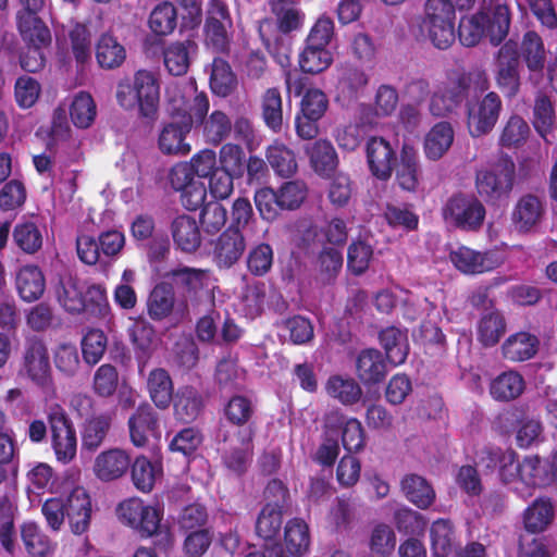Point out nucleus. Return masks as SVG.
<instances>
[{
  "instance_id": "1",
  "label": "nucleus",
  "mask_w": 557,
  "mask_h": 557,
  "mask_svg": "<svg viewBox=\"0 0 557 557\" xmlns=\"http://www.w3.org/2000/svg\"><path fill=\"white\" fill-rule=\"evenodd\" d=\"M165 101L171 121L165 123L158 137L162 153L185 156L191 147L186 141L194 122H203L209 109L205 94H198L194 82H171L165 88Z\"/></svg>"
},
{
  "instance_id": "2",
  "label": "nucleus",
  "mask_w": 557,
  "mask_h": 557,
  "mask_svg": "<svg viewBox=\"0 0 557 557\" xmlns=\"http://www.w3.org/2000/svg\"><path fill=\"white\" fill-rule=\"evenodd\" d=\"M116 101L128 112L140 117L154 120L160 101L158 75L148 70L135 72L132 78H124L116 86Z\"/></svg>"
},
{
  "instance_id": "3",
  "label": "nucleus",
  "mask_w": 557,
  "mask_h": 557,
  "mask_svg": "<svg viewBox=\"0 0 557 557\" xmlns=\"http://www.w3.org/2000/svg\"><path fill=\"white\" fill-rule=\"evenodd\" d=\"M510 13L508 0H493L491 7L476 14L461 18L459 39L466 47L475 46L483 36L493 45H499L508 34Z\"/></svg>"
},
{
  "instance_id": "4",
  "label": "nucleus",
  "mask_w": 557,
  "mask_h": 557,
  "mask_svg": "<svg viewBox=\"0 0 557 557\" xmlns=\"http://www.w3.org/2000/svg\"><path fill=\"white\" fill-rule=\"evenodd\" d=\"M475 462L485 469L498 468L499 476L505 484L513 483L519 478L528 484V479L537 476L541 471V459L537 456L528 457L519 463L512 449L494 445L480 448L475 453Z\"/></svg>"
},
{
  "instance_id": "5",
  "label": "nucleus",
  "mask_w": 557,
  "mask_h": 557,
  "mask_svg": "<svg viewBox=\"0 0 557 557\" xmlns=\"http://www.w3.org/2000/svg\"><path fill=\"white\" fill-rule=\"evenodd\" d=\"M472 85L476 90H486L490 87L486 73L476 70L451 76L433 94L430 100V112L438 117L454 112L463 101Z\"/></svg>"
},
{
  "instance_id": "6",
  "label": "nucleus",
  "mask_w": 557,
  "mask_h": 557,
  "mask_svg": "<svg viewBox=\"0 0 557 557\" xmlns=\"http://www.w3.org/2000/svg\"><path fill=\"white\" fill-rule=\"evenodd\" d=\"M515 164L502 159L491 168L478 171L475 186L479 195L487 202H497L508 197L513 187Z\"/></svg>"
},
{
  "instance_id": "7",
  "label": "nucleus",
  "mask_w": 557,
  "mask_h": 557,
  "mask_svg": "<svg viewBox=\"0 0 557 557\" xmlns=\"http://www.w3.org/2000/svg\"><path fill=\"white\" fill-rule=\"evenodd\" d=\"M503 110V101L495 91L469 101L466 107L467 128L471 137L490 134L497 124Z\"/></svg>"
},
{
  "instance_id": "8",
  "label": "nucleus",
  "mask_w": 557,
  "mask_h": 557,
  "mask_svg": "<svg viewBox=\"0 0 557 557\" xmlns=\"http://www.w3.org/2000/svg\"><path fill=\"white\" fill-rule=\"evenodd\" d=\"M485 214L483 203L474 195H455L448 199L443 209L445 221L465 231L479 230Z\"/></svg>"
},
{
  "instance_id": "9",
  "label": "nucleus",
  "mask_w": 557,
  "mask_h": 557,
  "mask_svg": "<svg viewBox=\"0 0 557 557\" xmlns=\"http://www.w3.org/2000/svg\"><path fill=\"white\" fill-rule=\"evenodd\" d=\"M453 265L466 275H478L492 272L505 262V257L497 250H474L467 246H458L449 252Z\"/></svg>"
},
{
  "instance_id": "10",
  "label": "nucleus",
  "mask_w": 557,
  "mask_h": 557,
  "mask_svg": "<svg viewBox=\"0 0 557 557\" xmlns=\"http://www.w3.org/2000/svg\"><path fill=\"white\" fill-rule=\"evenodd\" d=\"M51 430V445L57 460L69 463L77 449L76 433L72 422L60 408H54L49 413Z\"/></svg>"
},
{
  "instance_id": "11",
  "label": "nucleus",
  "mask_w": 557,
  "mask_h": 557,
  "mask_svg": "<svg viewBox=\"0 0 557 557\" xmlns=\"http://www.w3.org/2000/svg\"><path fill=\"white\" fill-rule=\"evenodd\" d=\"M311 537L307 522L300 518L289 519L284 527L283 541L270 547V557H302L310 548Z\"/></svg>"
},
{
  "instance_id": "12",
  "label": "nucleus",
  "mask_w": 557,
  "mask_h": 557,
  "mask_svg": "<svg viewBox=\"0 0 557 557\" xmlns=\"http://www.w3.org/2000/svg\"><path fill=\"white\" fill-rule=\"evenodd\" d=\"M325 432L336 436L342 431V444L349 453H357L364 447L366 438L361 422L351 417L345 416L339 409L327 411L323 418Z\"/></svg>"
},
{
  "instance_id": "13",
  "label": "nucleus",
  "mask_w": 557,
  "mask_h": 557,
  "mask_svg": "<svg viewBox=\"0 0 557 557\" xmlns=\"http://www.w3.org/2000/svg\"><path fill=\"white\" fill-rule=\"evenodd\" d=\"M232 25L226 4L222 0H209L205 29L207 41L214 49L223 51L227 48Z\"/></svg>"
},
{
  "instance_id": "14",
  "label": "nucleus",
  "mask_w": 557,
  "mask_h": 557,
  "mask_svg": "<svg viewBox=\"0 0 557 557\" xmlns=\"http://www.w3.org/2000/svg\"><path fill=\"white\" fill-rule=\"evenodd\" d=\"M517 44L509 40L498 51L496 83L507 97L517 95L520 87Z\"/></svg>"
},
{
  "instance_id": "15",
  "label": "nucleus",
  "mask_w": 557,
  "mask_h": 557,
  "mask_svg": "<svg viewBox=\"0 0 557 557\" xmlns=\"http://www.w3.org/2000/svg\"><path fill=\"white\" fill-rule=\"evenodd\" d=\"M23 10L17 13V27L24 40L49 42L51 34L45 23L37 16L45 5V0H20Z\"/></svg>"
},
{
  "instance_id": "16",
  "label": "nucleus",
  "mask_w": 557,
  "mask_h": 557,
  "mask_svg": "<svg viewBox=\"0 0 557 557\" xmlns=\"http://www.w3.org/2000/svg\"><path fill=\"white\" fill-rule=\"evenodd\" d=\"M545 212L543 201L534 195H524L515 203L510 220L515 232L529 234L540 225Z\"/></svg>"
},
{
  "instance_id": "17",
  "label": "nucleus",
  "mask_w": 557,
  "mask_h": 557,
  "mask_svg": "<svg viewBox=\"0 0 557 557\" xmlns=\"http://www.w3.org/2000/svg\"><path fill=\"white\" fill-rule=\"evenodd\" d=\"M168 276L181 286L188 297L200 298L212 295L218 288L209 270L180 267L172 270Z\"/></svg>"
},
{
  "instance_id": "18",
  "label": "nucleus",
  "mask_w": 557,
  "mask_h": 557,
  "mask_svg": "<svg viewBox=\"0 0 557 557\" xmlns=\"http://www.w3.org/2000/svg\"><path fill=\"white\" fill-rule=\"evenodd\" d=\"M246 249L245 237L236 228H227L213 243L212 257L219 269L232 268Z\"/></svg>"
},
{
  "instance_id": "19",
  "label": "nucleus",
  "mask_w": 557,
  "mask_h": 557,
  "mask_svg": "<svg viewBox=\"0 0 557 557\" xmlns=\"http://www.w3.org/2000/svg\"><path fill=\"white\" fill-rule=\"evenodd\" d=\"M366 156L373 176L381 181L391 177L395 163V151L386 139L376 136L370 137L366 145Z\"/></svg>"
},
{
  "instance_id": "20",
  "label": "nucleus",
  "mask_w": 557,
  "mask_h": 557,
  "mask_svg": "<svg viewBox=\"0 0 557 557\" xmlns=\"http://www.w3.org/2000/svg\"><path fill=\"white\" fill-rule=\"evenodd\" d=\"M23 370L36 385L45 387L50 384L51 369L49 355L41 342H30L26 347Z\"/></svg>"
},
{
  "instance_id": "21",
  "label": "nucleus",
  "mask_w": 557,
  "mask_h": 557,
  "mask_svg": "<svg viewBox=\"0 0 557 557\" xmlns=\"http://www.w3.org/2000/svg\"><path fill=\"white\" fill-rule=\"evenodd\" d=\"M131 466L129 454L121 448H111L100 453L94 462V473L103 482L122 478Z\"/></svg>"
},
{
  "instance_id": "22",
  "label": "nucleus",
  "mask_w": 557,
  "mask_h": 557,
  "mask_svg": "<svg viewBox=\"0 0 557 557\" xmlns=\"http://www.w3.org/2000/svg\"><path fill=\"white\" fill-rule=\"evenodd\" d=\"M337 97L344 100L357 99L369 84L368 74L351 64H341L335 69Z\"/></svg>"
},
{
  "instance_id": "23",
  "label": "nucleus",
  "mask_w": 557,
  "mask_h": 557,
  "mask_svg": "<svg viewBox=\"0 0 557 557\" xmlns=\"http://www.w3.org/2000/svg\"><path fill=\"white\" fill-rule=\"evenodd\" d=\"M555 512V505L550 498H535L522 512L524 530L532 534L545 532L553 524Z\"/></svg>"
},
{
  "instance_id": "24",
  "label": "nucleus",
  "mask_w": 557,
  "mask_h": 557,
  "mask_svg": "<svg viewBox=\"0 0 557 557\" xmlns=\"http://www.w3.org/2000/svg\"><path fill=\"white\" fill-rule=\"evenodd\" d=\"M455 132L449 122L434 124L423 138V153L430 161L441 160L450 149Z\"/></svg>"
},
{
  "instance_id": "25",
  "label": "nucleus",
  "mask_w": 557,
  "mask_h": 557,
  "mask_svg": "<svg viewBox=\"0 0 557 557\" xmlns=\"http://www.w3.org/2000/svg\"><path fill=\"white\" fill-rule=\"evenodd\" d=\"M66 506V516L75 534L84 533L90 522L91 498L87 490H72L64 502Z\"/></svg>"
},
{
  "instance_id": "26",
  "label": "nucleus",
  "mask_w": 557,
  "mask_h": 557,
  "mask_svg": "<svg viewBox=\"0 0 557 557\" xmlns=\"http://www.w3.org/2000/svg\"><path fill=\"white\" fill-rule=\"evenodd\" d=\"M540 339L535 334L520 331L509 335L502 344L503 357L511 362L532 359L539 351Z\"/></svg>"
},
{
  "instance_id": "27",
  "label": "nucleus",
  "mask_w": 557,
  "mask_h": 557,
  "mask_svg": "<svg viewBox=\"0 0 557 557\" xmlns=\"http://www.w3.org/2000/svg\"><path fill=\"white\" fill-rule=\"evenodd\" d=\"M173 243L184 252H194L201 245V235L195 218L188 214L175 216L170 225Z\"/></svg>"
},
{
  "instance_id": "28",
  "label": "nucleus",
  "mask_w": 557,
  "mask_h": 557,
  "mask_svg": "<svg viewBox=\"0 0 557 557\" xmlns=\"http://www.w3.org/2000/svg\"><path fill=\"white\" fill-rule=\"evenodd\" d=\"M158 428V419L153 409L148 404L140 405L128 419V432L131 442L136 447H144L148 438L154 435Z\"/></svg>"
},
{
  "instance_id": "29",
  "label": "nucleus",
  "mask_w": 557,
  "mask_h": 557,
  "mask_svg": "<svg viewBox=\"0 0 557 557\" xmlns=\"http://www.w3.org/2000/svg\"><path fill=\"white\" fill-rule=\"evenodd\" d=\"M15 286L24 301L33 302L39 299L45 292V276L37 265L26 264L17 270Z\"/></svg>"
},
{
  "instance_id": "30",
  "label": "nucleus",
  "mask_w": 557,
  "mask_h": 557,
  "mask_svg": "<svg viewBox=\"0 0 557 557\" xmlns=\"http://www.w3.org/2000/svg\"><path fill=\"white\" fill-rule=\"evenodd\" d=\"M197 46L190 40L175 41L163 49V63L168 72L175 76L184 75L196 53Z\"/></svg>"
},
{
  "instance_id": "31",
  "label": "nucleus",
  "mask_w": 557,
  "mask_h": 557,
  "mask_svg": "<svg viewBox=\"0 0 557 557\" xmlns=\"http://www.w3.org/2000/svg\"><path fill=\"white\" fill-rule=\"evenodd\" d=\"M312 169L320 176H330L338 164L337 153L326 139H318L306 147Z\"/></svg>"
},
{
  "instance_id": "32",
  "label": "nucleus",
  "mask_w": 557,
  "mask_h": 557,
  "mask_svg": "<svg viewBox=\"0 0 557 557\" xmlns=\"http://www.w3.org/2000/svg\"><path fill=\"white\" fill-rule=\"evenodd\" d=\"M419 154L412 146L404 145L400 161L396 168V181L403 189L413 191L419 185Z\"/></svg>"
},
{
  "instance_id": "33",
  "label": "nucleus",
  "mask_w": 557,
  "mask_h": 557,
  "mask_svg": "<svg viewBox=\"0 0 557 557\" xmlns=\"http://www.w3.org/2000/svg\"><path fill=\"white\" fill-rule=\"evenodd\" d=\"M525 389L523 376L515 370L498 374L490 384V394L496 400L509 401L517 399Z\"/></svg>"
},
{
  "instance_id": "34",
  "label": "nucleus",
  "mask_w": 557,
  "mask_h": 557,
  "mask_svg": "<svg viewBox=\"0 0 557 557\" xmlns=\"http://www.w3.org/2000/svg\"><path fill=\"white\" fill-rule=\"evenodd\" d=\"M356 369L359 379L364 384H372L382 381L387 372L382 354L374 348H368L360 351L357 357Z\"/></svg>"
},
{
  "instance_id": "35",
  "label": "nucleus",
  "mask_w": 557,
  "mask_h": 557,
  "mask_svg": "<svg viewBox=\"0 0 557 557\" xmlns=\"http://www.w3.org/2000/svg\"><path fill=\"white\" fill-rule=\"evenodd\" d=\"M283 522L282 508L277 503L267 504L256 522V532L265 542V549L272 547L281 531Z\"/></svg>"
},
{
  "instance_id": "36",
  "label": "nucleus",
  "mask_w": 557,
  "mask_h": 557,
  "mask_svg": "<svg viewBox=\"0 0 557 557\" xmlns=\"http://www.w3.org/2000/svg\"><path fill=\"white\" fill-rule=\"evenodd\" d=\"M380 344L385 350L386 358L393 366H399L405 362L409 352V343L407 332L389 326L381 331Z\"/></svg>"
},
{
  "instance_id": "37",
  "label": "nucleus",
  "mask_w": 557,
  "mask_h": 557,
  "mask_svg": "<svg viewBox=\"0 0 557 557\" xmlns=\"http://www.w3.org/2000/svg\"><path fill=\"white\" fill-rule=\"evenodd\" d=\"M131 474L135 487H154L162 482L163 466L158 458L150 460L140 455L132 463Z\"/></svg>"
},
{
  "instance_id": "38",
  "label": "nucleus",
  "mask_w": 557,
  "mask_h": 557,
  "mask_svg": "<svg viewBox=\"0 0 557 557\" xmlns=\"http://www.w3.org/2000/svg\"><path fill=\"white\" fill-rule=\"evenodd\" d=\"M420 30L438 49H447L455 41V22L445 18H435L424 14Z\"/></svg>"
},
{
  "instance_id": "39",
  "label": "nucleus",
  "mask_w": 557,
  "mask_h": 557,
  "mask_svg": "<svg viewBox=\"0 0 557 557\" xmlns=\"http://www.w3.org/2000/svg\"><path fill=\"white\" fill-rule=\"evenodd\" d=\"M334 61L333 52L322 46L305 41V47L299 53L298 63L300 70L308 74H319L327 70Z\"/></svg>"
},
{
  "instance_id": "40",
  "label": "nucleus",
  "mask_w": 557,
  "mask_h": 557,
  "mask_svg": "<svg viewBox=\"0 0 557 557\" xmlns=\"http://www.w3.org/2000/svg\"><path fill=\"white\" fill-rule=\"evenodd\" d=\"M21 537L32 557H50L54 552L55 544L35 522L28 521L21 525Z\"/></svg>"
},
{
  "instance_id": "41",
  "label": "nucleus",
  "mask_w": 557,
  "mask_h": 557,
  "mask_svg": "<svg viewBox=\"0 0 557 557\" xmlns=\"http://www.w3.org/2000/svg\"><path fill=\"white\" fill-rule=\"evenodd\" d=\"M85 284L71 275L60 280L57 288V297L60 305L69 312H81L85 310L84 298Z\"/></svg>"
},
{
  "instance_id": "42",
  "label": "nucleus",
  "mask_w": 557,
  "mask_h": 557,
  "mask_svg": "<svg viewBox=\"0 0 557 557\" xmlns=\"http://www.w3.org/2000/svg\"><path fill=\"white\" fill-rule=\"evenodd\" d=\"M327 395L344 406L357 404L362 396V389L355 379L343 375H332L325 384Z\"/></svg>"
},
{
  "instance_id": "43",
  "label": "nucleus",
  "mask_w": 557,
  "mask_h": 557,
  "mask_svg": "<svg viewBox=\"0 0 557 557\" xmlns=\"http://www.w3.org/2000/svg\"><path fill=\"white\" fill-rule=\"evenodd\" d=\"M126 58L125 48L111 34H102L96 46V59L102 69H115Z\"/></svg>"
},
{
  "instance_id": "44",
  "label": "nucleus",
  "mask_w": 557,
  "mask_h": 557,
  "mask_svg": "<svg viewBox=\"0 0 557 557\" xmlns=\"http://www.w3.org/2000/svg\"><path fill=\"white\" fill-rule=\"evenodd\" d=\"M69 113L72 123L78 128L89 127L97 115V107L90 94L79 91L69 100Z\"/></svg>"
},
{
  "instance_id": "45",
  "label": "nucleus",
  "mask_w": 557,
  "mask_h": 557,
  "mask_svg": "<svg viewBox=\"0 0 557 557\" xmlns=\"http://www.w3.org/2000/svg\"><path fill=\"white\" fill-rule=\"evenodd\" d=\"M147 389L153 404L165 409L173 399V383L164 369L152 370L147 379Z\"/></svg>"
},
{
  "instance_id": "46",
  "label": "nucleus",
  "mask_w": 557,
  "mask_h": 557,
  "mask_svg": "<svg viewBox=\"0 0 557 557\" xmlns=\"http://www.w3.org/2000/svg\"><path fill=\"white\" fill-rule=\"evenodd\" d=\"M531 134L528 122L518 114H511L504 123L498 137V144L503 148H519Z\"/></svg>"
},
{
  "instance_id": "47",
  "label": "nucleus",
  "mask_w": 557,
  "mask_h": 557,
  "mask_svg": "<svg viewBox=\"0 0 557 557\" xmlns=\"http://www.w3.org/2000/svg\"><path fill=\"white\" fill-rule=\"evenodd\" d=\"M12 237L13 243L27 255L39 251L44 243L41 230L30 221L17 223L13 228Z\"/></svg>"
},
{
  "instance_id": "48",
  "label": "nucleus",
  "mask_w": 557,
  "mask_h": 557,
  "mask_svg": "<svg viewBox=\"0 0 557 557\" xmlns=\"http://www.w3.org/2000/svg\"><path fill=\"white\" fill-rule=\"evenodd\" d=\"M506 332L504 315L497 310L485 312L478 324V339L485 346L492 347L498 343Z\"/></svg>"
},
{
  "instance_id": "49",
  "label": "nucleus",
  "mask_w": 557,
  "mask_h": 557,
  "mask_svg": "<svg viewBox=\"0 0 557 557\" xmlns=\"http://www.w3.org/2000/svg\"><path fill=\"white\" fill-rule=\"evenodd\" d=\"M173 400L175 416L184 422L195 420L202 407L201 396L190 386L180 388Z\"/></svg>"
},
{
  "instance_id": "50",
  "label": "nucleus",
  "mask_w": 557,
  "mask_h": 557,
  "mask_svg": "<svg viewBox=\"0 0 557 557\" xmlns=\"http://www.w3.org/2000/svg\"><path fill=\"white\" fill-rule=\"evenodd\" d=\"M431 549L434 557H447L455 543V532L451 523L445 519L434 521L430 529Z\"/></svg>"
},
{
  "instance_id": "51",
  "label": "nucleus",
  "mask_w": 557,
  "mask_h": 557,
  "mask_svg": "<svg viewBox=\"0 0 557 557\" xmlns=\"http://www.w3.org/2000/svg\"><path fill=\"white\" fill-rule=\"evenodd\" d=\"M174 308V293L171 287L157 285L149 295L147 309L152 320L160 321L168 318Z\"/></svg>"
},
{
  "instance_id": "52",
  "label": "nucleus",
  "mask_w": 557,
  "mask_h": 557,
  "mask_svg": "<svg viewBox=\"0 0 557 557\" xmlns=\"http://www.w3.org/2000/svg\"><path fill=\"white\" fill-rule=\"evenodd\" d=\"M177 22V12L175 7L164 1L153 8L149 15L148 25L156 35L165 36L171 34Z\"/></svg>"
},
{
  "instance_id": "53",
  "label": "nucleus",
  "mask_w": 557,
  "mask_h": 557,
  "mask_svg": "<svg viewBox=\"0 0 557 557\" xmlns=\"http://www.w3.org/2000/svg\"><path fill=\"white\" fill-rule=\"evenodd\" d=\"M262 117L265 125L280 132L283 125V102L277 88H269L261 98Z\"/></svg>"
},
{
  "instance_id": "54",
  "label": "nucleus",
  "mask_w": 557,
  "mask_h": 557,
  "mask_svg": "<svg viewBox=\"0 0 557 557\" xmlns=\"http://www.w3.org/2000/svg\"><path fill=\"white\" fill-rule=\"evenodd\" d=\"M163 519V507L160 504H146L143 500L138 522L134 523L133 530L144 537H151L161 530Z\"/></svg>"
},
{
  "instance_id": "55",
  "label": "nucleus",
  "mask_w": 557,
  "mask_h": 557,
  "mask_svg": "<svg viewBox=\"0 0 557 557\" xmlns=\"http://www.w3.org/2000/svg\"><path fill=\"white\" fill-rule=\"evenodd\" d=\"M521 55L531 72H541L545 62V48L542 38L535 32L524 34Z\"/></svg>"
},
{
  "instance_id": "56",
  "label": "nucleus",
  "mask_w": 557,
  "mask_h": 557,
  "mask_svg": "<svg viewBox=\"0 0 557 557\" xmlns=\"http://www.w3.org/2000/svg\"><path fill=\"white\" fill-rule=\"evenodd\" d=\"M267 159L273 170L281 176L288 177L297 171L294 152L281 143L275 141L268 148Z\"/></svg>"
},
{
  "instance_id": "57",
  "label": "nucleus",
  "mask_w": 557,
  "mask_h": 557,
  "mask_svg": "<svg viewBox=\"0 0 557 557\" xmlns=\"http://www.w3.org/2000/svg\"><path fill=\"white\" fill-rule=\"evenodd\" d=\"M556 114L550 99L543 94L535 98L533 108V125L543 138L554 128Z\"/></svg>"
},
{
  "instance_id": "58",
  "label": "nucleus",
  "mask_w": 557,
  "mask_h": 557,
  "mask_svg": "<svg viewBox=\"0 0 557 557\" xmlns=\"http://www.w3.org/2000/svg\"><path fill=\"white\" fill-rule=\"evenodd\" d=\"M72 53L77 63L84 64L90 59L91 42L88 28L84 24L71 25L67 34Z\"/></svg>"
},
{
  "instance_id": "59",
  "label": "nucleus",
  "mask_w": 557,
  "mask_h": 557,
  "mask_svg": "<svg viewBox=\"0 0 557 557\" xmlns=\"http://www.w3.org/2000/svg\"><path fill=\"white\" fill-rule=\"evenodd\" d=\"M238 445H232L225 453V466L235 473H242L250 460L251 437L249 433H244L238 440Z\"/></svg>"
},
{
  "instance_id": "60",
  "label": "nucleus",
  "mask_w": 557,
  "mask_h": 557,
  "mask_svg": "<svg viewBox=\"0 0 557 557\" xmlns=\"http://www.w3.org/2000/svg\"><path fill=\"white\" fill-rule=\"evenodd\" d=\"M210 86L214 94L225 97L235 86V77L230 65L221 58H215L211 66Z\"/></svg>"
},
{
  "instance_id": "61",
  "label": "nucleus",
  "mask_w": 557,
  "mask_h": 557,
  "mask_svg": "<svg viewBox=\"0 0 557 557\" xmlns=\"http://www.w3.org/2000/svg\"><path fill=\"white\" fill-rule=\"evenodd\" d=\"M280 335L294 344H305L313 337L311 322L302 317L289 318L280 324Z\"/></svg>"
},
{
  "instance_id": "62",
  "label": "nucleus",
  "mask_w": 557,
  "mask_h": 557,
  "mask_svg": "<svg viewBox=\"0 0 557 557\" xmlns=\"http://www.w3.org/2000/svg\"><path fill=\"white\" fill-rule=\"evenodd\" d=\"M111 424L108 414H100L89 419L83 431V447L89 450L97 449L103 442Z\"/></svg>"
},
{
  "instance_id": "63",
  "label": "nucleus",
  "mask_w": 557,
  "mask_h": 557,
  "mask_svg": "<svg viewBox=\"0 0 557 557\" xmlns=\"http://www.w3.org/2000/svg\"><path fill=\"white\" fill-rule=\"evenodd\" d=\"M329 108V98L320 88H308L300 101V113L311 120H321Z\"/></svg>"
},
{
  "instance_id": "64",
  "label": "nucleus",
  "mask_w": 557,
  "mask_h": 557,
  "mask_svg": "<svg viewBox=\"0 0 557 557\" xmlns=\"http://www.w3.org/2000/svg\"><path fill=\"white\" fill-rule=\"evenodd\" d=\"M41 94V86L37 79L23 75L14 85V99L21 109H29L35 106Z\"/></svg>"
}]
</instances>
